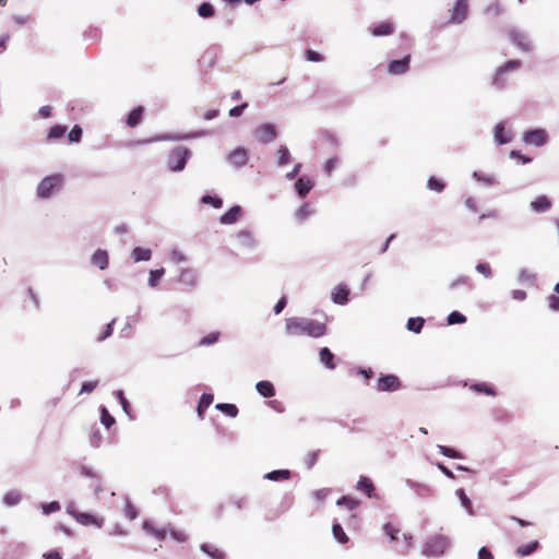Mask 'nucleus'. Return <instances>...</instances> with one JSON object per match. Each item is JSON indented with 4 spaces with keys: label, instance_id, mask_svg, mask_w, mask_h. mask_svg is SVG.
<instances>
[{
    "label": "nucleus",
    "instance_id": "09e8293b",
    "mask_svg": "<svg viewBox=\"0 0 559 559\" xmlns=\"http://www.w3.org/2000/svg\"><path fill=\"white\" fill-rule=\"evenodd\" d=\"M447 321H448L449 325H453V324H457V323H465L466 317L464 314L460 313L459 311H453L448 316Z\"/></svg>",
    "mask_w": 559,
    "mask_h": 559
},
{
    "label": "nucleus",
    "instance_id": "4468645a",
    "mask_svg": "<svg viewBox=\"0 0 559 559\" xmlns=\"http://www.w3.org/2000/svg\"><path fill=\"white\" fill-rule=\"evenodd\" d=\"M409 59H411L409 56H405L401 60H392L388 64V72L390 74H394V75L403 74V73L407 72L409 69Z\"/></svg>",
    "mask_w": 559,
    "mask_h": 559
},
{
    "label": "nucleus",
    "instance_id": "4d7b16f0",
    "mask_svg": "<svg viewBox=\"0 0 559 559\" xmlns=\"http://www.w3.org/2000/svg\"><path fill=\"white\" fill-rule=\"evenodd\" d=\"M475 269L486 278H490L492 276V270L488 263H478Z\"/></svg>",
    "mask_w": 559,
    "mask_h": 559
},
{
    "label": "nucleus",
    "instance_id": "2eb2a0df",
    "mask_svg": "<svg viewBox=\"0 0 559 559\" xmlns=\"http://www.w3.org/2000/svg\"><path fill=\"white\" fill-rule=\"evenodd\" d=\"M74 519L82 525H94L96 527H100L104 523L102 518L87 512H76Z\"/></svg>",
    "mask_w": 559,
    "mask_h": 559
},
{
    "label": "nucleus",
    "instance_id": "6ab92c4d",
    "mask_svg": "<svg viewBox=\"0 0 559 559\" xmlns=\"http://www.w3.org/2000/svg\"><path fill=\"white\" fill-rule=\"evenodd\" d=\"M530 206L536 213H546L551 207V201L546 195H539L530 203Z\"/></svg>",
    "mask_w": 559,
    "mask_h": 559
},
{
    "label": "nucleus",
    "instance_id": "a878e982",
    "mask_svg": "<svg viewBox=\"0 0 559 559\" xmlns=\"http://www.w3.org/2000/svg\"><path fill=\"white\" fill-rule=\"evenodd\" d=\"M255 390L263 397H272L275 395L274 385L270 381H266V380L257 382Z\"/></svg>",
    "mask_w": 559,
    "mask_h": 559
},
{
    "label": "nucleus",
    "instance_id": "2f4dec72",
    "mask_svg": "<svg viewBox=\"0 0 559 559\" xmlns=\"http://www.w3.org/2000/svg\"><path fill=\"white\" fill-rule=\"evenodd\" d=\"M215 408L233 418L238 415V407L235 404L218 403Z\"/></svg>",
    "mask_w": 559,
    "mask_h": 559
},
{
    "label": "nucleus",
    "instance_id": "bf43d9fd",
    "mask_svg": "<svg viewBox=\"0 0 559 559\" xmlns=\"http://www.w3.org/2000/svg\"><path fill=\"white\" fill-rule=\"evenodd\" d=\"M97 384H98V381H97V380H95V381H86V382H84V383L82 384V389H81V391H80V394H83V393H86V394L92 393V392L95 390V388L97 386Z\"/></svg>",
    "mask_w": 559,
    "mask_h": 559
},
{
    "label": "nucleus",
    "instance_id": "473e14b6",
    "mask_svg": "<svg viewBox=\"0 0 559 559\" xmlns=\"http://www.w3.org/2000/svg\"><path fill=\"white\" fill-rule=\"evenodd\" d=\"M425 320L420 317L417 318H409L406 324V328L408 331L414 333H420L423 326H424Z\"/></svg>",
    "mask_w": 559,
    "mask_h": 559
},
{
    "label": "nucleus",
    "instance_id": "69168bd1",
    "mask_svg": "<svg viewBox=\"0 0 559 559\" xmlns=\"http://www.w3.org/2000/svg\"><path fill=\"white\" fill-rule=\"evenodd\" d=\"M329 493V488H320L313 491V498L317 499L318 501H322L328 498Z\"/></svg>",
    "mask_w": 559,
    "mask_h": 559
},
{
    "label": "nucleus",
    "instance_id": "6e6d98bb",
    "mask_svg": "<svg viewBox=\"0 0 559 559\" xmlns=\"http://www.w3.org/2000/svg\"><path fill=\"white\" fill-rule=\"evenodd\" d=\"M82 136V129L79 126H74L68 134V139L71 143L80 142Z\"/></svg>",
    "mask_w": 559,
    "mask_h": 559
},
{
    "label": "nucleus",
    "instance_id": "79ce46f5",
    "mask_svg": "<svg viewBox=\"0 0 559 559\" xmlns=\"http://www.w3.org/2000/svg\"><path fill=\"white\" fill-rule=\"evenodd\" d=\"M518 281L520 284L533 285L535 275L528 270L523 269L519 272Z\"/></svg>",
    "mask_w": 559,
    "mask_h": 559
},
{
    "label": "nucleus",
    "instance_id": "3c124183",
    "mask_svg": "<svg viewBox=\"0 0 559 559\" xmlns=\"http://www.w3.org/2000/svg\"><path fill=\"white\" fill-rule=\"evenodd\" d=\"M115 395L117 397V400L119 401L123 412L127 414V415H130V409H131V406H130V403L128 402V400L124 397V394L121 390L119 391H116L115 392Z\"/></svg>",
    "mask_w": 559,
    "mask_h": 559
},
{
    "label": "nucleus",
    "instance_id": "7ed1b4c3",
    "mask_svg": "<svg viewBox=\"0 0 559 559\" xmlns=\"http://www.w3.org/2000/svg\"><path fill=\"white\" fill-rule=\"evenodd\" d=\"M63 182L61 175L47 176L40 180L36 188V194L39 199H49L58 191Z\"/></svg>",
    "mask_w": 559,
    "mask_h": 559
},
{
    "label": "nucleus",
    "instance_id": "0e129e2a",
    "mask_svg": "<svg viewBox=\"0 0 559 559\" xmlns=\"http://www.w3.org/2000/svg\"><path fill=\"white\" fill-rule=\"evenodd\" d=\"M248 107V104L247 103H243L239 106H236V107H233L231 109H229V116L230 117H239L242 115L243 110Z\"/></svg>",
    "mask_w": 559,
    "mask_h": 559
},
{
    "label": "nucleus",
    "instance_id": "b1692460",
    "mask_svg": "<svg viewBox=\"0 0 559 559\" xmlns=\"http://www.w3.org/2000/svg\"><path fill=\"white\" fill-rule=\"evenodd\" d=\"M370 32L373 36H386L394 32V25L390 22H383L378 25L370 27Z\"/></svg>",
    "mask_w": 559,
    "mask_h": 559
},
{
    "label": "nucleus",
    "instance_id": "e433bc0d",
    "mask_svg": "<svg viewBox=\"0 0 559 559\" xmlns=\"http://www.w3.org/2000/svg\"><path fill=\"white\" fill-rule=\"evenodd\" d=\"M538 547V542L537 540H533L526 545H521L518 550H516V554L521 557H524V556H528L531 555L533 551H535Z\"/></svg>",
    "mask_w": 559,
    "mask_h": 559
},
{
    "label": "nucleus",
    "instance_id": "cd10ccee",
    "mask_svg": "<svg viewBox=\"0 0 559 559\" xmlns=\"http://www.w3.org/2000/svg\"><path fill=\"white\" fill-rule=\"evenodd\" d=\"M142 527H144L148 535L155 537L156 539L163 540L166 537V532L164 528L156 527L148 521H146Z\"/></svg>",
    "mask_w": 559,
    "mask_h": 559
},
{
    "label": "nucleus",
    "instance_id": "aec40b11",
    "mask_svg": "<svg viewBox=\"0 0 559 559\" xmlns=\"http://www.w3.org/2000/svg\"><path fill=\"white\" fill-rule=\"evenodd\" d=\"M357 490L367 495L368 498L377 497L374 493V486L371 479L367 476H360L357 481Z\"/></svg>",
    "mask_w": 559,
    "mask_h": 559
},
{
    "label": "nucleus",
    "instance_id": "37998d69",
    "mask_svg": "<svg viewBox=\"0 0 559 559\" xmlns=\"http://www.w3.org/2000/svg\"><path fill=\"white\" fill-rule=\"evenodd\" d=\"M312 214V210L308 203L302 204L295 213V217L302 222Z\"/></svg>",
    "mask_w": 559,
    "mask_h": 559
},
{
    "label": "nucleus",
    "instance_id": "5701e85b",
    "mask_svg": "<svg viewBox=\"0 0 559 559\" xmlns=\"http://www.w3.org/2000/svg\"><path fill=\"white\" fill-rule=\"evenodd\" d=\"M349 289L345 285L336 286L332 292V300L337 305H345L348 301Z\"/></svg>",
    "mask_w": 559,
    "mask_h": 559
},
{
    "label": "nucleus",
    "instance_id": "393cba45",
    "mask_svg": "<svg viewBox=\"0 0 559 559\" xmlns=\"http://www.w3.org/2000/svg\"><path fill=\"white\" fill-rule=\"evenodd\" d=\"M473 178H475L478 182L484 185L485 187H492L498 185V180L493 174H487L483 171H474Z\"/></svg>",
    "mask_w": 559,
    "mask_h": 559
},
{
    "label": "nucleus",
    "instance_id": "603ef678",
    "mask_svg": "<svg viewBox=\"0 0 559 559\" xmlns=\"http://www.w3.org/2000/svg\"><path fill=\"white\" fill-rule=\"evenodd\" d=\"M219 338L218 332H212L200 340V345L210 346L215 344Z\"/></svg>",
    "mask_w": 559,
    "mask_h": 559
},
{
    "label": "nucleus",
    "instance_id": "4be33fe9",
    "mask_svg": "<svg viewBox=\"0 0 559 559\" xmlns=\"http://www.w3.org/2000/svg\"><path fill=\"white\" fill-rule=\"evenodd\" d=\"M92 264L99 267L100 270H105L108 266L109 259L106 250L97 249L91 258Z\"/></svg>",
    "mask_w": 559,
    "mask_h": 559
},
{
    "label": "nucleus",
    "instance_id": "f704fd0d",
    "mask_svg": "<svg viewBox=\"0 0 559 559\" xmlns=\"http://www.w3.org/2000/svg\"><path fill=\"white\" fill-rule=\"evenodd\" d=\"M289 160H290L289 150L286 146L281 145L277 150V165L284 166V165L288 164Z\"/></svg>",
    "mask_w": 559,
    "mask_h": 559
},
{
    "label": "nucleus",
    "instance_id": "ddd939ff",
    "mask_svg": "<svg viewBox=\"0 0 559 559\" xmlns=\"http://www.w3.org/2000/svg\"><path fill=\"white\" fill-rule=\"evenodd\" d=\"M510 38L512 43L522 51H530L532 49V43L527 35L520 31H512L510 33Z\"/></svg>",
    "mask_w": 559,
    "mask_h": 559
},
{
    "label": "nucleus",
    "instance_id": "c03bdc74",
    "mask_svg": "<svg viewBox=\"0 0 559 559\" xmlns=\"http://www.w3.org/2000/svg\"><path fill=\"white\" fill-rule=\"evenodd\" d=\"M198 14L201 16V17H211L214 15V8L211 3L209 2H203L199 8H198Z\"/></svg>",
    "mask_w": 559,
    "mask_h": 559
},
{
    "label": "nucleus",
    "instance_id": "a18cd8bd",
    "mask_svg": "<svg viewBox=\"0 0 559 559\" xmlns=\"http://www.w3.org/2000/svg\"><path fill=\"white\" fill-rule=\"evenodd\" d=\"M67 128L60 124L53 126L48 132L49 140H57L64 135Z\"/></svg>",
    "mask_w": 559,
    "mask_h": 559
},
{
    "label": "nucleus",
    "instance_id": "9d476101",
    "mask_svg": "<svg viewBox=\"0 0 559 559\" xmlns=\"http://www.w3.org/2000/svg\"><path fill=\"white\" fill-rule=\"evenodd\" d=\"M226 159L231 167L239 169L248 163L249 155L245 147H237L227 155Z\"/></svg>",
    "mask_w": 559,
    "mask_h": 559
},
{
    "label": "nucleus",
    "instance_id": "5fc2aeb1",
    "mask_svg": "<svg viewBox=\"0 0 559 559\" xmlns=\"http://www.w3.org/2000/svg\"><path fill=\"white\" fill-rule=\"evenodd\" d=\"M427 186L430 190H433L436 192H441L444 188V183L435 177H430L428 179Z\"/></svg>",
    "mask_w": 559,
    "mask_h": 559
},
{
    "label": "nucleus",
    "instance_id": "58836bf2",
    "mask_svg": "<svg viewBox=\"0 0 559 559\" xmlns=\"http://www.w3.org/2000/svg\"><path fill=\"white\" fill-rule=\"evenodd\" d=\"M337 506L345 507L349 511L355 510L358 507V500H355L354 498L349 496H344L341 499L337 500Z\"/></svg>",
    "mask_w": 559,
    "mask_h": 559
},
{
    "label": "nucleus",
    "instance_id": "a211bd4d",
    "mask_svg": "<svg viewBox=\"0 0 559 559\" xmlns=\"http://www.w3.org/2000/svg\"><path fill=\"white\" fill-rule=\"evenodd\" d=\"M178 281L186 286L193 287L198 283V273L195 270L190 267L182 269L180 271Z\"/></svg>",
    "mask_w": 559,
    "mask_h": 559
},
{
    "label": "nucleus",
    "instance_id": "f03ea898",
    "mask_svg": "<svg viewBox=\"0 0 559 559\" xmlns=\"http://www.w3.org/2000/svg\"><path fill=\"white\" fill-rule=\"evenodd\" d=\"M384 534L391 538L393 547L399 551H408L412 547V536L401 533L400 528L393 524L383 525Z\"/></svg>",
    "mask_w": 559,
    "mask_h": 559
},
{
    "label": "nucleus",
    "instance_id": "9b49d317",
    "mask_svg": "<svg viewBox=\"0 0 559 559\" xmlns=\"http://www.w3.org/2000/svg\"><path fill=\"white\" fill-rule=\"evenodd\" d=\"M468 11V0H457L451 14L450 22L454 24L462 23Z\"/></svg>",
    "mask_w": 559,
    "mask_h": 559
},
{
    "label": "nucleus",
    "instance_id": "6e6552de",
    "mask_svg": "<svg viewBox=\"0 0 559 559\" xmlns=\"http://www.w3.org/2000/svg\"><path fill=\"white\" fill-rule=\"evenodd\" d=\"M234 238L240 249L253 250L258 246V240L255 239L253 233L246 228L235 233Z\"/></svg>",
    "mask_w": 559,
    "mask_h": 559
},
{
    "label": "nucleus",
    "instance_id": "e2e57ef3",
    "mask_svg": "<svg viewBox=\"0 0 559 559\" xmlns=\"http://www.w3.org/2000/svg\"><path fill=\"white\" fill-rule=\"evenodd\" d=\"M456 495H459L460 500L462 501V504L464 506V508L466 510H468L469 512H473V511H471V500L467 498L464 489L456 490Z\"/></svg>",
    "mask_w": 559,
    "mask_h": 559
},
{
    "label": "nucleus",
    "instance_id": "ea45409f",
    "mask_svg": "<svg viewBox=\"0 0 559 559\" xmlns=\"http://www.w3.org/2000/svg\"><path fill=\"white\" fill-rule=\"evenodd\" d=\"M142 112H143L142 107H138V108L133 109L128 116V119H127L128 126L135 127L141 120Z\"/></svg>",
    "mask_w": 559,
    "mask_h": 559
},
{
    "label": "nucleus",
    "instance_id": "0eeeda50",
    "mask_svg": "<svg viewBox=\"0 0 559 559\" xmlns=\"http://www.w3.org/2000/svg\"><path fill=\"white\" fill-rule=\"evenodd\" d=\"M548 132L545 129L537 128L526 131L522 135V140L527 145L543 146L548 142Z\"/></svg>",
    "mask_w": 559,
    "mask_h": 559
},
{
    "label": "nucleus",
    "instance_id": "4c0bfd02",
    "mask_svg": "<svg viewBox=\"0 0 559 559\" xmlns=\"http://www.w3.org/2000/svg\"><path fill=\"white\" fill-rule=\"evenodd\" d=\"M21 501V495L17 490H11L3 497V502L7 506L13 507Z\"/></svg>",
    "mask_w": 559,
    "mask_h": 559
},
{
    "label": "nucleus",
    "instance_id": "c756f323",
    "mask_svg": "<svg viewBox=\"0 0 559 559\" xmlns=\"http://www.w3.org/2000/svg\"><path fill=\"white\" fill-rule=\"evenodd\" d=\"M201 550L205 552L209 557L212 559H224V552L217 548L215 545L212 544H202Z\"/></svg>",
    "mask_w": 559,
    "mask_h": 559
},
{
    "label": "nucleus",
    "instance_id": "680f3d73",
    "mask_svg": "<svg viewBox=\"0 0 559 559\" xmlns=\"http://www.w3.org/2000/svg\"><path fill=\"white\" fill-rule=\"evenodd\" d=\"M306 58L308 61H311V62H321L323 61V56L320 55L319 52L314 51V50H307L306 51Z\"/></svg>",
    "mask_w": 559,
    "mask_h": 559
},
{
    "label": "nucleus",
    "instance_id": "a19ab883",
    "mask_svg": "<svg viewBox=\"0 0 559 559\" xmlns=\"http://www.w3.org/2000/svg\"><path fill=\"white\" fill-rule=\"evenodd\" d=\"M469 389L476 393H484L490 396L496 394L495 390L486 383H475L472 384Z\"/></svg>",
    "mask_w": 559,
    "mask_h": 559
},
{
    "label": "nucleus",
    "instance_id": "412c9836",
    "mask_svg": "<svg viewBox=\"0 0 559 559\" xmlns=\"http://www.w3.org/2000/svg\"><path fill=\"white\" fill-rule=\"evenodd\" d=\"M312 187L313 181L307 176L300 177L295 183L296 191L300 198H305Z\"/></svg>",
    "mask_w": 559,
    "mask_h": 559
},
{
    "label": "nucleus",
    "instance_id": "864d4df0",
    "mask_svg": "<svg viewBox=\"0 0 559 559\" xmlns=\"http://www.w3.org/2000/svg\"><path fill=\"white\" fill-rule=\"evenodd\" d=\"M81 473H82V475H86V476H91V477L95 478V480H96L95 492L98 493L100 491V487H99L100 476H99V474L94 473L91 468H87L85 466H82Z\"/></svg>",
    "mask_w": 559,
    "mask_h": 559
},
{
    "label": "nucleus",
    "instance_id": "bb28decb",
    "mask_svg": "<svg viewBox=\"0 0 559 559\" xmlns=\"http://www.w3.org/2000/svg\"><path fill=\"white\" fill-rule=\"evenodd\" d=\"M131 258L135 263L142 262V261H148L152 258V250L147 249V248L135 247L131 251Z\"/></svg>",
    "mask_w": 559,
    "mask_h": 559
},
{
    "label": "nucleus",
    "instance_id": "338daca9",
    "mask_svg": "<svg viewBox=\"0 0 559 559\" xmlns=\"http://www.w3.org/2000/svg\"><path fill=\"white\" fill-rule=\"evenodd\" d=\"M548 306L552 311H559V297L556 295H550L548 298Z\"/></svg>",
    "mask_w": 559,
    "mask_h": 559
},
{
    "label": "nucleus",
    "instance_id": "13d9d810",
    "mask_svg": "<svg viewBox=\"0 0 559 559\" xmlns=\"http://www.w3.org/2000/svg\"><path fill=\"white\" fill-rule=\"evenodd\" d=\"M170 259L174 263H182L187 261V257L179 249H173L170 252Z\"/></svg>",
    "mask_w": 559,
    "mask_h": 559
},
{
    "label": "nucleus",
    "instance_id": "c85d7f7f",
    "mask_svg": "<svg viewBox=\"0 0 559 559\" xmlns=\"http://www.w3.org/2000/svg\"><path fill=\"white\" fill-rule=\"evenodd\" d=\"M213 400H214V397H213V394H211V393H203L201 395L198 407H197L198 416L200 418H203V414H204L205 409L212 404Z\"/></svg>",
    "mask_w": 559,
    "mask_h": 559
},
{
    "label": "nucleus",
    "instance_id": "72a5a7b5",
    "mask_svg": "<svg viewBox=\"0 0 559 559\" xmlns=\"http://www.w3.org/2000/svg\"><path fill=\"white\" fill-rule=\"evenodd\" d=\"M289 471L288 469H280V471H273L271 473L265 474V478L277 481V480H286L289 478Z\"/></svg>",
    "mask_w": 559,
    "mask_h": 559
},
{
    "label": "nucleus",
    "instance_id": "1a4fd4ad",
    "mask_svg": "<svg viewBox=\"0 0 559 559\" xmlns=\"http://www.w3.org/2000/svg\"><path fill=\"white\" fill-rule=\"evenodd\" d=\"M254 136L258 140V142H260V143H263V144L271 143L277 136L276 128L272 123L261 124L255 129Z\"/></svg>",
    "mask_w": 559,
    "mask_h": 559
},
{
    "label": "nucleus",
    "instance_id": "052dcab7",
    "mask_svg": "<svg viewBox=\"0 0 559 559\" xmlns=\"http://www.w3.org/2000/svg\"><path fill=\"white\" fill-rule=\"evenodd\" d=\"M336 166H337V159L335 157L329 158L324 164L325 174L328 176H330L332 174V171L336 168Z\"/></svg>",
    "mask_w": 559,
    "mask_h": 559
},
{
    "label": "nucleus",
    "instance_id": "423d86ee",
    "mask_svg": "<svg viewBox=\"0 0 559 559\" xmlns=\"http://www.w3.org/2000/svg\"><path fill=\"white\" fill-rule=\"evenodd\" d=\"M520 66L521 62L519 60H511L508 61L504 66L498 68L492 79V85L497 88H502L508 81V74L510 72L516 71Z\"/></svg>",
    "mask_w": 559,
    "mask_h": 559
},
{
    "label": "nucleus",
    "instance_id": "f257e3e1",
    "mask_svg": "<svg viewBox=\"0 0 559 559\" xmlns=\"http://www.w3.org/2000/svg\"><path fill=\"white\" fill-rule=\"evenodd\" d=\"M285 332L290 336L307 335L317 338L326 333V325L310 318L293 317L286 319Z\"/></svg>",
    "mask_w": 559,
    "mask_h": 559
},
{
    "label": "nucleus",
    "instance_id": "39448f33",
    "mask_svg": "<svg viewBox=\"0 0 559 559\" xmlns=\"http://www.w3.org/2000/svg\"><path fill=\"white\" fill-rule=\"evenodd\" d=\"M190 152L185 147H176L168 156L167 166L171 171L183 170L189 158Z\"/></svg>",
    "mask_w": 559,
    "mask_h": 559
},
{
    "label": "nucleus",
    "instance_id": "de8ad7c7",
    "mask_svg": "<svg viewBox=\"0 0 559 559\" xmlns=\"http://www.w3.org/2000/svg\"><path fill=\"white\" fill-rule=\"evenodd\" d=\"M201 202L203 204L212 205L215 209H221L223 205V200L221 198L212 195H203L201 198Z\"/></svg>",
    "mask_w": 559,
    "mask_h": 559
},
{
    "label": "nucleus",
    "instance_id": "dca6fc26",
    "mask_svg": "<svg viewBox=\"0 0 559 559\" xmlns=\"http://www.w3.org/2000/svg\"><path fill=\"white\" fill-rule=\"evenodd\" d=\"M400 386L397 377L393 374L383 376L378 380L377 389L379 391H395Z\"/></svg>",
    "mask_w": 559,
    "mask_h": 559
},
{
    "label": "nucleus",
    "instance_id": "f8f14e48",
    "mask_svg": "<svg viewBox=\"0 0 559 559\" xmlns=\"http://www.w3.org/2000/svg\"><path fill=\"white\" fill-rule=\"evenodd\" d=\"M242 207L240 205H234L219 217V223L222 225H234L242 217Z\"/></svg>",
    "mask_w": 559,
    "mask_h": 559
},
{
    "label": "nucleus",
    "instance_id": "7c9ffc66",
    "mask_svg": "<svg viewBox=\"0 0 559 559\" xmlns=\"http://www.w3.org/2000/svg\"><path fill=\"white\" fill-rule=\"evenodd\" d=\"M334 355L331 353V350L328 347H323L320 350V360L322 364L325 365L329 369H334L335 366L333 364Z\"/></svg>",
    "mask_w": 559,
    "mask_h": 559
},
{
    "label": "nucleus",
    "instance_id": "20e7f679",
    "mask_svg": "<svg viewBox=\"0 0 559 559\" xmlns=\"http://www.w3.org/2000/svg\"><path fill=\"white\" fill-rule=\"evenodd\" d=\"M450 547V540L448 536L435 535L428 537L425 544L424 554L426 556L439 557Z\"/></svg>",
    "mask_w": 559,
    "mask_h": 559
},
{
    "label": "nucleus",
    "instance_id": "49530a36",
    "mask_svg": "<svg viewBox=\"0 0 559 559\" xmlns=\"http://www.w3.org/2000/svg\"><path fill=\"white\" fill-rule=\"evenodd\" d=\"M165 273V270L162 267V269H158V270H152L150 272V277H148V285L151 287H155L157 286L158 284V281L162 278V276L164 275Z\"/></svg>",
    "mask_w": 559,
    "mask_h": 559
},
{
    "label": "nucleus",
    "instance_id": "f3484780",
    "mask_svg": "<svg viewBox=\"0 0 559 559\" xmlns=\"http://www.w3.org/2000/svg\"><path fill=\"white\" fill-rule=\"evenodd\" d=\"M493 136L498 144H508L512 140V132L506 130L503 122H499L495 126Z\"/></svg>",
    "mask_w": 559,
    "mask_h": 559
},
{
    "label": "nucleus",
    "instance_id": "774afa93",
    "mask_svg": "<svg viewBox=\"0 0 559 559\" xmlns=\"http://www.w3.org/2000/svg\"><path fill=\"white\" fill-rule=\"evenodd\" d=\"M478 559H493V555L490 549L481 547L477 554Z\"/></svg>",
    "mask_w": 559,
    "mask_h": 559
},
{
    "label": "nucleus",
    "instance_id": "c9c22d12",
    "mask_svg": "<svg viewBox=\"0 0 559 559\" xmlns=\"http://www.w3.org/2000/svg\"><path fill=\"white\" fill-rule=\"evenodd\" d=\"M332 535L333 538L337 539L341 544H346L348 542V537L346 536L341 524L332 525Z\"/></svg>",
    "mask_w": 559,
    "mask_h": 559
},
{
    "label": "nucleus",
    "instance_id": "8fccbe9b",
    "mask_svg": "<svg viewBox=\"0 0 559 559\" xmlns=\"http://www.w3.org/2000/svg\"><path fill=\"white\" fill-rule=\"evenodd\" d=\"M100 421L106 427L109 428L115 424V418L109 414L106 407H100Z\"/></svg>",
    "mask_w": 559,
    "mask_h": 559
}]
</instances>
